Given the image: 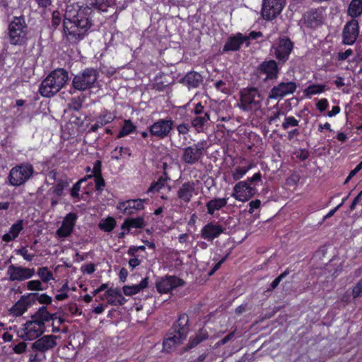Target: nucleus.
I'll list each match as a JSON object with an SVG mask.
<instances>
[{"label": "nucleus", "mask_w": 362, "mask_h": 362, "mask_svg": "<svg viewBox=\"0 0 362 362\" xmlns=\"http://www.w3.org/2000/svg\"><path fill=\"white\" fill-rule=\"evenodd\" d=\"M116 118L115 114L106 109L103 110L95 117V124L91 125L88 133L96 132L99 128L112 122Z\"/></svg>", "instance_id": "23"}, {"label": "nucleus", "mask_w": 362, "mask_h": 362, "mask_svg": "<svg viewBox=\"0 0 362 362\" xmlns=\"http://www.w3.org/2000/svg\"><path fill=\"white\" fill-rule=\"evenodd\" d=\"M179 135H187L189 132L190 126L187 123H181L176 127Z\"/></svg>", "instance_id": "60"}, {"label": "nucleus", "mask_w": 362, "mask_h": 362, "mask_svg": "<svg viewBox=\"0 0 362 362\" xmlns=\"http://www.w3.org/2000/svg\"><path fill=\"white\" fill-rule=\"evenodd\" d=\"M352 296L354 299L362 297V278L353 286Z\"/></svg>", "instance_id": "55"}, {"label": "nucleus", "mask_w": 362, "mask_h": 362, "mask_svg": "<svg viewBox=\"0 0 362 362\" xmlns=\"http://www.w3.org/2000/svg\"><path fill=\"white\" fill-rule=\"evenodd\" d=\"M117 150H119V155L112 156L115 160H119L122 157L129 158L132 156V150L129 147H116L112 153L116 152Z\"/></svg>", "instance_id": "47"}, {"label": "nucleus", "mask_w": 362, "mask_h": 362, "mask_svg": "<svg viewBox=\"0 0 362 362\" xmlns=\"http://www.w3.org/2000/svg\"><path fill=\"white\" fill-rule=\"evenodd\" d=\"M189 330V317L186 313H182L179 315L167 334V337L163 342V349L169 351L175 345L180 344L186 339Z\"/></svg>", "instance_id": "3"}, {"label": "nucleus", "mask_w": 362, "mask_h": 362, "mask_svg": "<svg viewBox=\"0 0 362 362\" xmlns=\"http://www.w3.org/2000/svg\"><path fill=\"white\" fill-rule=\"evenodd\" d=\"M251 168L252 166L250 165L244 167L238 166L235 168L234 170H232V177L233 180L238 181L240 180L251 169Z\"/></svg>", "instance_id": "45"}, {"label": "nucleus", "mask_w": 362, "mask_h": 362, "mask_svg": "<svg viewBox=\"0 0 362 362\" xmlns=\"http://www.w3.org/2000/svg\"><path fill=\"white\" fill-rule=\"evenodd\" d=\"M263 97L255 87H250L240 91V107L245 111H257L262 107Z\"/></svg>", "instance_id": "9"}, {"label": "nucleus", "mask_w": 362, "mask_h": 362, "mask_svg": "<svg viewBox=\"0 0 362 362\" xmlns=\"http://www.w3.org/2000/svg\"><path fill=\"white\" fill-rule=\"evenodd\" d=\"M148 202V199H135L119 202L117 204V209L122 214L130 216L134 214L133 209L136 211L144 210V204H147Z\"/></svg>", "instance_id": "21"}, {"label": "nucleus", "mask_w": 362, "mask_h": 362, "mask_svg": "<svg viewBox=\"0 0 362 362\" xmlns=\"http://www.w3.org/2000/svg\"><path fill=\"white\" fill-rule=\"evenodd\" d=\"M37 274L42 282L48 283L54 279L53 273L47 267H42L37 269Z\"/></svg>", "instance_id": "44"}, {"label": "nucleus", "mask_w": 362, "mask_h": 362, "mask_svg": "<svg viewBox=\"0 0 362 362\" xmlns=\"http://www.w3.org/2000/svg\"><path fill=\"white\" fill-rule=\"evenodd\" d=\"M246 42V37L241 33L229 36L223 47V52H236L240 50L244 42Z\"/></svg>", "instance_id": "25"}, {"label": "nucleus", "mask_w": 362, "mask_h": 362, "mask_svg": "<svg viewBox=\"0 0 362 362\" xmlns=\"http://www.w3.org/2000/svg\"><path fill=\"white\" fill-rule=\"evenodd\" d=\"M116 224V220L113 217L108 216L99 223L98 227L100 230L110 233L113 230Z\"/></svg>", "instance_id": "43"}, {"label": "nucleus", "mask_w": 362, "mask_h": 362, "mask_svg": "<svg viewBox=\"0 0 362 362\" xmlns=\"http://www.w3.org/2000/svg\"><path fill=\"white\" fill-rule=\"evenodd\" d=\"M83 180H81L76 182L71 189L70 194L73 198H78L79 197V191L81 189V182Z\"/></svg>", "instance_id": "62"}, {"label": "nucleus", "mask_w": 362, "mask_h": 362, "mask_svg": "<svg viewBox=\"0 0 362 362\" xmlns=\"http://www.w3.org/2000/svg\"><path fill=\"white\" fill-rule=\"evenodd\" d=\"M347 13L354 19L362 14V0H351Z\"/></svg>", "instance_id": "38"}, {"label": "nucleus", "mask_w": 362, "mask_h": 362, "mask_svg": "<svg viewBox=\"0 0 362 362\" xmlns=\"http://www.w3.org/2000/svg\"><path fill=\"white\" fill-rule=\"evenodd\" d=\"M299 124V120L296 119L293 116H286L284 118V121L282 123V128L284 130L288 129L290 127H296Z\"/></svg>", "instance_id": "48"}, {"label": "nucleus", "mask_w": 362, "mask_h": 362, "mask_svg": "<svg viewBox=\"0 0 362 362\" xmlns=\"http://www.w3.org/2000/svg\"><path fill=\"white\" fill-rule=\"evenodd\" d=\"M98 77L99 72L96 69L86 68L74 76L71 88L78 91L90 90L94 87Z\"/></svg>", "instance_id": "7"}, {"label": "nucleus", "mask_w": 362, "mask_h": 362, "mask_svg": "<svg viewBox=\"0 0 362 362\" xmlns=\"http://www.w3.org/2000/svg\"><path fill=\"white\" fill-rule=\"evenodd\" d=\"M185 281L175 275H165L159 277L156 281V288L157 291L160 294H166L173 290L183 286Z\"/></svg>", "instance_id": "13"}, {"label": "nucleus", "mask_w": 362, "mask_h": 362, "mask_svg": "<svg viewBox=\"0 0 362 362\" xmlns=\"http://www.w3.org/2000/svg\"><path fill=\"white\" fill-rule=\"evenodd\" d=\"M47 288L43 286L42 281L40 280H31L27 282V289L34 291H44Z\"/></svg>", "instance_id": "49"}, {"label": "nucleus", "mask_w": 362, "mask_h": 362, "mask_svg": "<svg viewBox=\"0 0 362 362\" xmlns=\"http://www.w3.org/2000/svg\"><path fill=\"white\" fill-rule=\"evenodd\" d=\"M32 306L29 293L23 295L9 309V313L14 317L23 315Z\"/></svg>", "instance_id": "24"}, {"label": "nucleus", "mask_w": 362, "mask_h": 362, "mask_svg": "<svg viewBox=\"0 0 362 362\" xmlns=\"http://www.w3.org/2000/svg\"><path fill=\"white\" fill-rule=\"evenodd\" d=\"M23 230V221L22 219H19L11 226L8 233H5L4 235H2V241L9 243L15 240L16 238L18 237L20 233Z\"/></svg>", "instance_id": "30"}, {"label": "nucleus", "mask_w": 362, "mask_h": 362, "mask_svg": "<svg viewBox=\"0 0 362 362\" xmlns=\"http://www.w3.org/2000/svg\"><path fill=\"white\" fill-rule=\"evenodd\" d=\"M208 148L206 140H200L192 145L182 148L181 156L182 161L189 165L201 163L205 156Z\"/></svg>", "instance_id": "8"}, {"label": "nucleus", "mask_w": 362, "mask_h": 362, "mask_svg": "<svg viewBox=\"0 0 362 362\" xmlns=\"http://www.w3.org/2000/svg\"><path fill=\"white\" fill-rule=\"evenodd\" d=\"M203 81L200 74L196 71H190L184 77V82L189 88H198Z\"/></svg>", "instance_id": "35"}, {"label": "nucleus", "mask_w": 362, "mask_h": 362, "mask_svg": "<svg viewBox=\"0 0 362 362\" xmlns=\"http://www.w3.org/2000/svg\"><path fill=\"white\" fill-rule=\"evenodd\" d=\"M87 4L91 8L104 12L110 6L111 0H87Z\"/></svg>", "instance_id": "42"}, {"label": "nucleus", "mask_w": 362, "mask_h": 362, "mask_svg": "<svg viewBox=\"0 0 362 362\" xmlns=\"http://www.w3.org/2000/svg\"><path fill=\"white\" fill-rule=\"evenodd\" d=\"M62 23V14L56 10L54 11L52 15L51 25L54 29H57Z\"/></svg>", "instance_id": "53"}, {"label": "nucleus", "mask_w": 362, "mask_h": 362, "mask_svg": "<svg viewBox=\"0 0 362 362\" xmlns=\"http://www.w3.org/2000/svg\"><path fill=\"white\" fill-rule=\"evenodd\" d=\"M286 0H262L261 14L263 19L272 21L282 11Z\"/></svg>", "instance_id": "14"}, {"label": "nucleus", "mask_w": 362, "mask_h": 362, "mask_svg": "<svg viewBox=\"0 0 362 362\" xmlns=\"http://www.w3.org/2000/svg\"><path fill=\"white\" fill-rule=\"evenodd\" d=\"M228 198H214L206 203L207 214L214 216L216 211L222 209L227 205Z\"/></svg>", "instance_id": "31"}, {"label": "nucleus", "mask_w": 362, "mask_h": 362, "mask_svg": "<svg viewBox=\"0 0 362 362\" xmlns=\"http://www.w3.org/2000/svg\"><path fill=\"white\" fill-rule=\"evenodd\" d=\"M180 109L187 110L188 108L190 110V113L195 116H202L205 113H209V108L203 105L201 102L199 103H192L191 101L185 104V105L180 106Z\"/></svg>", "instance_id": "32"}, {"label": "nucleus", "mask_w": 362, "mask_h": 362, "mask_svg": "<svg viewBox=\"0 0 362 362\" xmlns=\"http://www.w3.org/2000/svg\"><path fill=\"white\" fill-rule=\"evenodd\" d=\"M146 223L143 216L136 218H126L121 226L122 230L130 231L132 228L142 229L145 227Z\"/></svg>", "instance_id": "33"}, {"label": "nucleus", "mask_w": 362, "mask_h": 362, "mask_svg": "<svg viewBox=\"0 0 362 362\" xmlns=\"http://www.w3.org/2000/svg\"><path fill=\"white\" fill-rule=\"evenodd\" d=\"M62 90L59 84L52 81L49 78L46 77L40 83L39 87L40 94L45 98H51Z\"/></svg>", "instance_id": "27"}, {"label": "nucleus", "mask_w": 362, "mask_h": 362, "mask_svg": "<svg viewBox=\"0 0 362 362\" xmlns=\"http://www.w3.org/2000/svg\"><path fill=\"white\" fill-rule=\"evenodd\" d=\"M139 250L141 251H145L146 250V246L145 245H140V246H130L128 251L127 255L130 257H134L136 256V253Z\"/></svg>", "instance_id": "61"}, {"label": "nucleus", "mask_w": 362, "mask_h": 362, "mask_svg": "<svg viewBox=\"0 0 362 362\" xmlns=\"http://www.w3.org/2000/svg\"><path fill=\"white\" fill-rule=\"evenodd\" d=\"M65 310L72 315H80L81 314V311H80L78 308L76 303H69L67 308H65Z\"/></svg>", "instance_id": "59"}, {"label": "nucleus", "mask_w": 362, "mask_h": 362, "mask_svg": "<svg viewBox=\"0 0 362 362\" xmlns=\"http://www.w3.org/2000/svg\"><path fill=\"white\" fill-rule=\"evenodd\" d=\"M93 177L94 178L95 191L98 193H101L105 186V182L103 175Z\"/></svg>", "instance_id": "54"}, {"label": "nucleus", "mask_w": 362, "mask_h": 362, "mask_svg": "<svg viewBox=\"0 0 362 362\" xmlns=\"http://www.w3.org/2000/svg\"><path fill=\"white\" fill-rule=\"evenodd\" d=\"M247 181L250 185L254 184V186L258 185V183H262V173L260 171H258L257 173H255L251 177H247V179L245 180Z\"/></svg>", "instance_id": "57"}, {"label": "nucleus", "mask_w": 362, "mask_h": 362, "mask_svg": "<svg viewBox=\"0 0 362 362\" xmlns=\"http://www.w3.org/2000/svg\"><path fill=\"white\" fill-rule=\"evenodd\" d=\"M136 131V126L130 119H124V124L117 135V139H121Z\"/></svg>", "instance_id": "40"}, {"label": "nucleus", "mask_w": 362, "mask_h": 362, "mask_svg": "<svg viewBox=\"0 0 362 362\" xmlns=\"http://www.w3.org/2000/svg\"><path fill=\"white\" fill-rule=\"evenodd\" d=\"M174 122L171 117L159 119L148 127L150 135L158 139H164L170 136Z\"/></svg>", "instance_id": "12"}, {"label": "nucleus", "mask_w": 362, "mask_h": 362, "mask_svg": "<svg viewBox=\"0 0 362 362\" xmlns=\"http://www.w3.org/2000/svg\"><path fill=\"white\" fill-rule=\"evenodd\" d=\"M170 180L166 172H164L156 181L151 182L147 189V194H155L159 192L166 185L168 180Z\"/></svg>", "instance_id": "36"}, {"label": "nucleus", "mask_w": 362, "mask_h": 362, "mask_svg": "<svg viewBox=\"0 0 362 362\" xmlns=\"http://www.w3.org/2000/svg\"><path fill=\"white\" fill-rule=\"evenodd\" d=\"M257 192L255 186L247 181H240L233 187L232 196L238 201L245 202L250 199Z\"/></svg>", "instance_id": "15"}, {"label": "nucleus", "mask_w": 362, "mask_h": 362, "mask_svg": "<svg viewBox=\"0 0 362 362\" xmlns=\"http://www.w3.org/2000/svg\"><path fill=\"white\" fill-rule=\"evenodd\" d=\"M28 26L25 16H14L8 26V39L12 45L23 46L28 40Z\"/></svg>", "instance_id": "5"}, {"label": "nucleus", "mask_w": 362, "mask_h": 362, "mask_svg": "<svg viewBox=\"0 0 362 362\" xmlns=\"http://www.w3.org/2000/svg\"><path fill=\"white\" fill-rule=\"evenodd\" d=\"M359 35V25L356 19L348 21L342 31V44L352 45L356 41Z\"/></svg>", "instance_id": "19"}, {"label": "nucleus", "mask_w": 362, "mask_h": 362, "mask_svg": "<svg viewBox=\"0 0 362 362\" xmlns=\"http://www.w3.org/2000/svg\"><path fill=\"white\" fill-rule=\"evenodd\" d=\"M281 67L275 59L264 60L255 67L253 76L260 85L273 83L279 78Z\"/></svg>", "instance_id": "6"}, {"label": "nucleus", "mask_w": 362, "mask_h": 362, "mask_svg": "<svg viewBox=\"0 0 362 362\" xmlns=\"http://www.w3.org/2000/svg\"><path fill=\"white\" fill-rule=\"evenodd\" d=\"M52 315L46 306L42 305L31 316L18 331V335L23 340L32 341L39 338L45 331V323L51 321Z\"/></svg>", "instance_id": "1"}, {"label": "nucleus", "mask_w": 362, "mask_h": 362, "mask_svg": "<svg viewBox=\"0 0 362 362\" xmlns=\"http://www.w3.org/2000/svg\"><path fill=\"white\" fill-rule=\"evenodd\" d=\"M57 337L52 334L44 335L36 339L28 349L29 362H42L46 359V352L57 346Z\"/></svg>", "instance_id": "4"}, {"label": "nucleus", "mask_w": 362, "mask_h": 362, "mask_svg": "<svg viewBox=\"0 0 362 362\" xmlns=\"http://www.w3.org/2000/svg\"><path fill=\"white\" fill-rule=\"evenodd\" d=\"M69 184L67 180H59L53 187V193L58 197H62L64 189L69 186Z\"/></svg>", "instance_id": "46"}, {"label": "nucleus", "mask_w": 362, "mask_h": 362, "mask_svg": "<svg viewBox=\"0 0 362 362\" xmlns=\"http://www.w3.org/2000/svg\"><path fill=\"white\" fill-rule=\"evenodd\" d=\"M226 228L217 221H209L200 231L201 238L212 243L226 231Z\"/></svg>", "instance_id": "16"}, {"label": "nucleus", "mask_w": 362, "mask_h": 362, "mask_svg": "<svg viewBox=\"0 0 362 362\" xmlns=\"http://www.w3.org/2000/svg\"><path fill=\"white\" fill-rule=\"evenodd\" d=\"M16 255H21L23 259L28 262H31L35 257V254L28 253L27 247H21L20 249L16 250Z\"/></svg>", "instance_id": "52"}, {"label": "nucleus", "mask_w": 362, "mask_h": 362, "mask_svg": "<svg viewBox=\"0 0 362 362\" xmlns=\"http://www.w3.org/2000/svg\"><path fill=\"white\" fill-rule=\"evenodd\" d=\"M303 19L307 28L316 29L323 24L324 12L320 8H312L304 14Z\"/></svg>", "instance_id": "22"}, {"label": "nucleus", "mask_w": 362, "mask_h": 362, "mask_svg": "<svg viewBox=\"0 0 362 362\" xmlns=\"http://www.w3.org/2000/svg\"><path fill=\"white\" fill-rule=\"evenodd\" d=\"M92 23L88 18H80L78 15L72 19L65 17L63 21V36L66 42L75 45L82 40Z\"/></svg>", "instance_id": "2"}, {"label": "nucleus", "mask_w": 362, "mask_h": 362, "mask_svg": "<svg viewBox=\"0 0 362 362\" xmlns=\"http://www.w3.org/2000/svg\"><path fill=\"white\" fill-rule=\"evenodd\" d=\"M294 48V43L287 36L280 37L278 42L271 48L272 55L277 60L281 66L288 60Z\"/></svg>", "instance_id": "10"}, {"label": "nucleus", "mask_w": 362, "mask_h": 362, "mask_svg": "<svg viewBox=\"0 0 362 362\" xmlns=\"http://www.w3.org/2000/svg\"><path fill=\"white\" fill-rule=\"evenodd\" d=\"M34 174L33 166L28 163H23L13 167L8 175L11 185L19 187L25 184Z\"/></svg>", "instance_id": "11"}, {"label": "nucleus", "mask_w": 362, "mask_h": 362, "mask_svg": "<svg viewBox=\"0 0 362 362\" xmlns=\"http://www.w3.org/2000/svg\"><path fill=\"white\" fill-rule=\"evenodd\" d=\"M13 351L16 354H22L27 351H28V349H27V344L25 341H21L18 344L14 345L13 347Z\"/></svg>", "instance_id": "58"}, {"label": "nucleus", "mask_w": 362, "mask_h": 362, "mask_svg": "<svg viewBox=\"0 0 362 362\" xmlns=\"http://www.w3.org/2000/svg\"><path fill=\"white\" fill-rule=\"evenodd\" d=\"M328 106L329 102L326 98H322L320 100H318V102L316 103L317 109L321 112L326 110Z\"/></svg>", "instance_id": "64"}, {"label": "nucleus", "mask_w": 362, "mask_h": 362, "mask_svg": "<svg viewBox=\"0 0 362 362\" xmlns=\"http://www.w3.org/2000/svg\"><path fill=\"white\" fill-rule=\"evenodd\" d=\"M104 296L110 305L120 306L124 305L127 301L118 288H110L105 291Z\"/></svg>", "instance_id": "28"}, {"label": "nucleus", "mask_w": 362, "mask_h": 362, "mask_svg": "<svg viewBox=\"0 0 362 362\" xmlns=\"http://www.w3.org/2000/svg\"><path fill=\"white\" fill-rule=\"evenodd\" d=\"M34 268L11 264L7 269V275L11 281H23L32 278L35 275Z\"/></svg>", "instance_id": "18"}, {"label": "nucleus", "mask_w": 362, "mask_h": 362, "mask_svg": "<svg viewBox=\"0 0 362 362\" xmlns=\"http://www.w3.org/2000/svg\"><path fill=\"white\" fill-rule=\"evenodd\" d=\"M208 338L209 334L206 329H205L204 328H201L197 331L194 336L190 337L189 341L187 344V347L189 349L195 347L202 341L207 339Z\"/></svg>", "instance_id": "37"}, {"label": "nucleus", "mask_w": 362, "mask_h": 362, "mask_svg": "<svg viewBox=\"0 0 362 362\" xmlns=\"http://www.w3.org/2000/svg\"><path fill=\"white\" fill-rule=\"evenodd\" d=\"M297 88V85L293 81L280 82L272 88L269 93V98L280 99L287 95L293 94Z\"/></svg>", "instance_id": "20"}, {"label": "nucleus", "mask_w": 362, "mask_h": 362, "mask_svg": "<svg viewBox=\"0 0 362 362\" xmlns=\"http://www.w3.org/2000/svg\"><path fill=\"white\" fill-rule=\"evenodd\" d=\"M210 120V113H205L202 116H195L191 119V126L197 132H204L206 124Z\"/></svg>", "instance_id": "34"}, {"label": "nucleus", "mask_w": 362, "mask_h": 362, "mask_svg": "<svg viewBox=\"0 0 362 362\" xmlns=\"http://www.w3.org/2000/svg\"><path fill=\"white\" fill-rule=\"evenodd\" d=\"M194 194L196 193L194 181H187L182 183L177 192V198L185 204L189 203Z\"/></svg>", "instance_id": "26"}, {"label": "nucleus", "mask_w": 362, "mask_h": 362, "mask_svg": "<svg viewBox=\"0 0 362 362\" xmlns=\"http://www.w3.org/2000/svg\"><path fill=\"white\" fill-rule=\"evenodd\" d=\"M47 77L59 84V86L62 89L68 81L69 74L64 69L58 68L52 71Z\"/></svg>", "instance_id": "29"}, {"label": "nucleus", "mask_w": 362, "mask_h": 362, "mask_svg": "<svg viewBox=\"0 0 362 362\" xmlns=\"http://www.w3.org/2000/svg\"><path fill=\"white\" fill-rule=\"evenodd\" d=\"M326 90V86L324 84H311L303 90V93L306 97L310 98L312 95L322 93Z\"/></svg>", "instance_id": "41"}, {"label": "nucleus", "mask_w": 362, "mask_h": 362, "mask_svg": "<svg viewBox=\"0 0 362 362\" xmlns=\"http://www.w3.org/2000/svg\"><path fill=\"white\" fill-rule=\"evenodd\" d=\"M290 273V270L287 268L284 272H282L280 275H279L276 278H275L270 284L269 289L274 290L275 289L280 282L284 279L286 276H288Z\"/></svg>", "instance_id": "51"}, {"label": "nucleus", "mask_w": 362, "mask_h": 362, "mask_svg": "<svg viewBox=\"0 0 362 362\" xmlns=\"http://www.w3.org/2000/svg\"><path fill=\"white\" fill-rule=\"evenodd\" d=\"M102 175V161L100 160H97L95 161L93 164V168L92 170V174L88 175L86 179H90L93 177L95 176H101Z\"/></svg>", "instance_id": "50"}, {"label": "nucleus", "mask_w": 362, "mask_h": 362, "mask_svg": "<svg viewBox=\"0 0 362 362\" xmlns=\"http://www.w3.org/2000/svg\"><path fill=\"white\" fill-rule=\"evenodd\" d=\"M81 271L83 273H86V274H92L95 271V264L93 263H91V262L90 263H88V264H86L83 265L81 267Z\"/></svg>", "instance_id": "63"}, {"label": "nucleus", "mask_w": 362, "mask_h": 362, "mask_svg": "<svg viewBox=\"0 0 362 362\" xmlns=\"http://www.w3.org/2000/svg\"><path fill=\"white\" fill-rule=\"evenodd\" d=\"M78 218L76 213L70 212L64 218L61 226L56 230V237L59 240H64L69 237L74 232Z\"/></svg>", "instance_id": "17"}, {"label": "nucleus", "mask_w": 362, "mask_h": 362, "mask_svg": "<svg viewBox=\"0 0 362 362\" xmlns=\"http://www.w3.org/2000/svg\"><path fill=\"white\" fill-rule=\"evenodd\" d=\"M122 290L124 294L128 296H134L140 292L139 288L136 286V284L132 286H124Z\"/></svg>", "instance_id": "56"}, {"label": "nucleus", "mask_w": 362, "mask_h": 362, "mask_svg": "<svg viewBox=\"0 0 362 362\" xmlns=\"http://www.w3.org/2000/svg\"><path fill=\"white\" fill-rule=\"evenodd\" d=\"M29 296L32 305L35 304L36 302L42 305H50L52 302V297L47 293L40 294L38 293H29Z\"/></svg>", "instance_id": "39"}]
</instances>
